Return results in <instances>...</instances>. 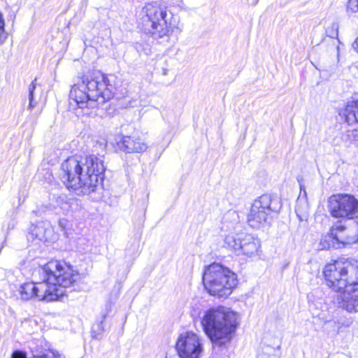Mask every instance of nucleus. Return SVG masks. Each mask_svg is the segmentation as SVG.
<instances>
[{"label": "nucleus", "mask_w": 358, "mask_h": 358, "mask_svg": "<svg viewBox=\"0 0 358 358\" xmlns=\"http://www.w3.org/2000/svg\"><path fill=\"white\" fill-rule=\"evenodd\" d=\"M43 280L26 282L19 289L22 300L32 299L52 301L65 294V289L78 278V273L71 266L58 261H50L38 271Z\"/></svg>", "instance_id": "f257e3e1"}, {"label": "nucleus", "mask_w": 358, "mask_h": 358, "mask_svg": "<svg viewBox=\"0 0 358 358\" xmlns=\"http://www.w3.org/2000/svg\"><path fill=\"white\" fill-rule=\"evenodd\" d=\"M103 158L94 155L69 157L61 165L62 181L77 194L94 192L106 170Z\"/></svg>", "instance_id": "f03ea898"}, {"label": "nucleus", "mask_w": 358, "mask_h": 358, "mask_svg": "<svg viewBox=\"0 0 358 358\" xmlns=\"http://www.w3.org/2000/svg\"><path fill=\"white\" fill-rule=\"evenodd\" d=\"M138 17L139 28L161 43H169L175 29H178V17L157 2L146 3Z\"/></svg>", "instance_id": "7ed1b4c3"}, {"label": "nucleus", "mask_w": 358, "mask_h": 358, "mask_svg": "<svg viewBox=\"0 0 358 358\" xmlns=\"http://www.w3.org/2000/svg\"><path fill=\"white\" fill-rule=\"evenodd\" d=\"M237 320L236 313L219 306L204 311L201 317V324L213 345L221 347L231 342L238 325Z\"/></svg>", "instance_id": "20e7f679"}, {"label": "nucleus", "mask_w": 358, "mask_h": 358, "mask_svg": "<svg viewBox=\"0 0 358 358\" xmlns=\"http://www.w3.org/2000/svg\"><path fill=\"white\" fill-rule=\"evenodd\" d=\"M113 90V86L105 75L86 76L72 86L69 98L80 108H94L110 99Z\"/></svg>", "instance_id": "39448f33"}, {"label": "nucleus", "mask_w": 358, "mask_h": 358, "mask_svg": "<svg viewBox=\"0 0 358 358\" xmlns=\"http://www.w3.org/2000/svg\"><path fill=\"white\" fill-rule=\"evenodd\" d=\"M203 283L206 291L218 298H227L237 284L236 275L228 268L213 263L205 268Z\"/></svg>", "instance_id": "423d86ee"}, {"label": "nucleus", "mask_w": 358, "mask_h": 358, "mask_svg": "<svg viewBox=\"0 0 358 358\" xmlns=\"http://www.w3.org/2000/svg\"><path fill=\"white\" fill-rule=\"evenodd\" d=\"M323 273L327 285L334 292L358 286V262L336 261L326 265Z\"/></svg>", "instance_id": "0eeeda50"}, {"label": "nucleus", "mask_w": 358, "mask_h": 358, "mask_svg": "<svg viewBox=\"0 0 358 358\" xmlns=\"http://www.w3.org/2000/svg\"><path fill=\"white\" fill-rule=\"evenodd\" d=\"M282 204L279 199L271 194H263L254 201L248 215V224L260 229L270 224L272 213H278Z\"/></svg>", "instance_id": "6e6552de"}, {"label": "nucleus", "mask_w": 358, "mask_h": 358, "mask_svg": "<svg viewBox=\"0 0 358 358\" xmlns=\"http://www.w3.org/2000/svg\"><path fill=\"white\" fill-rule=\"evenodd\" d=\"M224 246L237 256L248 258L259 257L262 252L260 240L250 234H229L224 237Z\"/></svg>", "instance_id": "1a4fd4ad"}, {"label": "nucleus", "mask_w": 358, "mask_h": 358, "mask_svg": "<svg viewBox=\"0 0 358 358\" xmlns=\"http://www.w3.org/2000/svg\"><path fill=\"white\" fill-rule=\"evenodd\" d=\"M329 209L332 217L354 220L358 212V200L350 194H336L329 199Z\"/></svg>", "instance_id": "9d476101"}, {"label": "nucleus", "mask_w": 358, "mask_h": 358, "mask_svg": "<svg viewBox=\"0 0 358 358\" xmlns=\"http://www.w3.org/2000/svg\"><path fill=\"white\" fill-rule=\"evenodd\" d=\"M176 348L179 358H199L203 350V339L198 334L187 331L181 334Z\"/></svg>", "instance_id": "9b49d317"}, {"label": "nucleus", "mask_w": 358, "mask_h": 358, "mask_svg": "<svg viewBox=\"0 0 358 358\" xmlns=\"http://www.w3.org/2000/svg\"><path fill=\"white\" fill-rule=\"evenodd\" d=\"M334 247L350 245L358 241V217L352 220L348 227L341 223L335 224L330 230V236Z\"/></svg>", "instance_id": "f8f14e48"}, {"label": "nucleus", "mask_w": 358, "mask_h": 358, "mask_svg": "<svg viewBox=\"0 0 358 358\" xmlns=\"http://www.w3.org/2000/svg\"><path fill=\"white\" fill-rule=\"evenodd\" d=\"M340 306L350 313H358V286L341 291Z\"/></svg>", "instance_id": "ddd939ff"}, {"label": "nucleus", "mask_w": 358, "mask_h": 358, "mask_svg": "<svg viewBox=\"0 0 358 358\" xmlns=\"http://www.w3.org/2000/svg\"><path fill=\"white\" fill-rule=\"evenodd\" d=\"M120 148L127 152H144L148 148V145L139 138L124 136L120 141Z\"/></svg>", "instance_id": "4468645a"}, {"label": "nucleus", "mask_w": 358, "mask_h": 358, "mask_svg": "<svg viewBox=\"0 0 358 358\" xmlns=\"http://www.w3.org/2000/svg\"><path fill=\"white\" fill-rule=\"evenodd\" d=\"M339 115L345 118L349 125L358 123V99L348 101L340 110Z\"/></svg>", "instance_id": "2eb2a0df"}, {"label": "nucleus", "mask_w": 358, "mask_h": 358, "mask_svg": "<svg viewBox=\"0 0 358 358\" xmlns=\"http://www.w3.org/2000/svg\"><path fill=\"white\" fill-rule=\"evenodd\" d=\"M31 232L40 241H47L49 234L52 233V229L49 223L41 222L33 226Z\"/></svg>", "instance_id": "dca6fc26"}, {"label": "nucleus", "mask_w": 358, "mask_h": 358, "mask_svg": "<svg viewBox=\"0 0 358 358\" xmlns=\"http://www.w3.org/2000/svg\"><path fill=\"white\" fill-rule=\"evenodd\" d=\"M73 201V199H68L66 195L62 194L55 198V203L53 206L55 209L59 208L63 213L66 214L71 210Z\"/></svg>", "instance_id": "f3484780"}, {"label": "nucleus", "mask_w": 358, "mask_h": 358, "mask_svg": "<svg viewBox=\"0 0 358 358\" xmlns=\"http://www.w3.org/2000/svg\"><path fill=\"white\" fill-rule=\"evenodd\" d=\"M295 212L299 220L302 222L303 220L306 221L308 220V205L305 201H302L301 199H298Z\"/></svg>", "instance_id": "a211bd4d"}, {"label": "nucleus", "mask_w": 358, "mask_h": 358, "mask_svg": "<svg viewBox=\"0 0 358 358\" xmlns=\"http://www.w3.org/2000/svg\"><path fill=\"white\" fill-rule=\"evenodd\" d=\"M34 358H65L64 356L55 350H48L40 355H34Z\"/></svg>", "instance_id": "6ab92c4d"}, {"label": "nucleus", "mask_w": 358, "mask_h": 358, "mask_svg": "<svg viewBox=\"0 0 358 358\" xmlns=\"http://www.w3.org/2000/svg\"><path fill=\"white\" fill-rule=\"evenodd\" d=\"M257 358H279L275 354V350L271 347L267 346L263 351L259 354Z\"/></svg>", "instance_id": "aec40b11"}, {"label": "nucleus", "mask_w": 358, "mask_h": 358, "mask_svg": "<svg viewBox=\"0 0 358 358\" xmlns=\"http://www.w3.org/2000/svg\"><path fill=\"white\" fill-rule=\"evenodd\" d=\"M36 79L32 81V83L29 85V106L28 108L29 109H32L33 108L35 107L36 103L34 101V90L36 89Z\"/></svg>", "instance_id": "412c9836"}, {"label": "nucleus", "mask_w": 358, "mask_h": 358, "mask_svg": "<svg viewBox=\"0 0 358 358\" xmlns=\"http://www.w3.org/2000/svg\"><path fill=\"white\" fill-rule=\"evenodd\" d=\"M346 10L348 13H354L358 11V0H349L347 3Z\"/></svg>", "instance_id": "4be33fe9"}, {"label": "nucleus", "mask_w": 358, "mask_h": 358, "mask_svg": "<svg viewBox=\"0 0 358 358\" xmlns=\"http://www.w3.org/2000/svg\"><path fill=\"white\" fill-rule=\"evenodd\" d=\"M5 22L1 13H0V45L3 44L5 41L6 37H3L2 35L5 31Z\"/></svg>", "instance_id": "5701e85b"}, {"label": "nucleus", "mask_w": 358, "mask_h": 358, "mask_svg": "<svg viewBox=\"0 0 358 358\" xmlns=\"http://www.w3.org/2000/svg\"><path fill=\"white\" fill-rule=\"evenodd\" d=\"M341 141L345 143L346 144H350L355 141L353 140V138L351 137V130H349L345 133H343L341 134Z\"/></svg>", "instance_id": "b1692460"}, {"label": "nucleus", "mask_w": 358, "mask_h": 358, "mask_svg": "<svg viewBox=\"0 0 358 358\" xmlns=\"http://www.w3.org/2000/svg\"><path fill=\"white\" fill-rule=\"evenodd\" d=\"M12 358H27L26 354L22 351H15L12 355Z\"/></svg>", "instance_id": "393cba45"}, {"label": "nucleus", "mask_w": 358, "mask_h": 358, "mask_svg": "<svg viewBox=\"0 0 358 358\" xmlns=\"http://www.w3.org/2000/svg\"><path fill=\"white\" fill-rule=\"evenodd\" d=\"M351 137L355 141H358V128L351 130Z\"/></svg>", "instance_id": "a878e982"}, {"label": "nucleus", "mask_w": 358, "mask_h": 358, "mask_svg": "<svg viewBox=\"0 0 358 358\" xmlns=\"http://www.w3.org/2000/svg\"><path fill=\"white\" fill-rule=\"evenodd\" d=\"M352 48L357 52H358V37L353 42Z\"/></svg>", "instance_id": "bb28decb"}, {"label": "nucleus", "mask_w": 358, "mask_h": 358, "mask_svg": "<svg viewBox=\"0 0 358 358\" xmlns=\"http://www.w3.org/2000/svg\"><path fill=\"white\" fill-rule=\"evenodd\" d=\"M14 227V225L12 224H8V231L13 229Z\"/></svg>", "instance_id": "cd10ccee"}, {"label": "nucleus", "mask_w": 358, "mask_h": 358, "mask_svg": "<svg viewBox=\"0 0 358 358\" xmlns=\"http://www.w3.org/2000/svg\"><path fill=\"white\" fill-rule=\"evenodd\" d=\"M92 336H93V338H99V337H98L97 336H96V335H93Z\"/></svg>", "instance_id": "c85d7f7f"}, {"label": "nucleus", "mask_w": 358, "mask_h": 358, "mask_svg": "<svg viewBox=\"0 0 358 358\" xmlns=\"http://www.w3.org/2000/svg\"><path fill=\"white\" fill-rule=\"evenodd\" d=\"M98 327L100 330H102L101 327V324H98Z\"/></svg>", "instance_id": "c756f323"}, {"label": "nucleus", "mask_w": 358, "mask_h": 358, "mask_svg": "<svg viewBox=\"0 0 358 358\" xmlns=\"http://www.w3.org/2000/svg\"><path fill=\"white\" fill-rule=\"evenodd\" d=\"M166 358H172L171 357L166 356Z\"/></svg>", "instance_id": "7c9ffc66"}, {"label": "nucleus", "mask_w": 358, "mask_h": 358, "mask_svg": "<svg viewBox=\"0 0 358 358\" xmlns=\"http://www.w3.org/2000/svg\"><path fill=\"white\" fill-rule=\"evenodd\" d=\"M227 358V357H226Z\"/></svg>", "instance_id": "2f4dec72"}]
</instances>
